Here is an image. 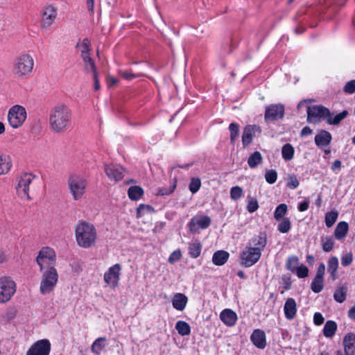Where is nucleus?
<instances>
[{
    "label": "nucleus",
    "instance_id": "obj_1",
    "mask_svg": "<svg viewBox=\"0 0 355 355\" xmlns=\"http://www.w3.org/2000/svg\"><path fill=\"white\" fill-rule=\"evenodd\" d=\"M36 261L42 272L40 290L42 294L45 295L54 289L58 279V274L55 268V252L50 248H43L40 251Z\"/></svg>",
    "mask_w": 355,
    "mask_h": 355
},
{
    "label": "nucleus",
    "instance_id": "obj_2",
    "mask_svg": "<svg viewBox=\"0 0 355 355\" xmlns=\"http://www.w3.org/2000/svg\"><path fill=\"white\" fill-rule=\"evenodd\" d=\"M266 243L267 237L265 232H261L250 240L241 253V264L248 268L255 264L259 260Z\"/></svg>",
    "mask_w": 355,
    "mask_h": 355
},
{
    "label": "nucleus",
    "instance_id": "obj_3",
    "mask_svg": "<svg viewBox=\"0 0 355 355\" xmlns=\"http://www.w3.org/2000/svg\"><path fill=\"white\" fill-rule=\"evenodd\" d=\"M71 112L70 109L64 104L54 106L49 113V125L55 133L65 132L71 123Z\"/></svg>",
    "mask_w": 355,
    "mask_h": 355
},
{
    "label": "nucleus",
    "instance_id": "obj_4",
    "mask_svg": "<svg viewBox=\"0 0 355 355\" xmlns=\"http://www.w3.org/2000/svg\"><path fill=\"white\" fill-rule=\"evenodd\" d=\"M78 245L83 248H89L95 245L97 232L94 225L86 221H80L75 228Z\"/></svg>",
    "mask_w": 355,
    "mask_h": 355
},
{
    "label": "nucleus",
    "instance_id": "obj_5",
    "mask_svg": "<svg viewBox=\"0 0 355 355\" xmlns=\"http://www.w3.org/2000/svg\"><path fill=\"white\" fill-rule=\"evenodd\" d=\"M35 62L33 56L23 53L15 58L12 72L15 78L19 80L28 78L33 72Z\"/></svg>",
    "mask_w": 355,
    "mask_h": 355
},
{
    "label": "nucleus",
    "instance_id": "obj_6",
    "mask_svg": "<svg viewBox=\"0 0 355 355\" xmlns=\"http://www.w3.org/2000/svg\"><path fill=\"white\" fill-rule=\"evenodd\" d=\"M35 176L32 173H24L16 179L15 189L17 195L22 200H31L30 191L35 184Z\"/></svg>",
    "mask_w": 355,
    "mask_h": 355
},
{
    "label": "nucleus",
    "instance_id": "obj_7",
    "mask_svg": "<svg viewBox=\"0 0 355 355\" xmlns=\"http://www.w3.org/2000/svg\"><path fill=\"white\" fill-rule=\"evenodd\" d=\"M67 186L73 200H79L86 191L87 181L81 175L72 174L68 178Z\"/></svg>",
    "mask_w": 355,
    "mask_h": 355
},
{
    "label": "nucleus",
    "instance_id": "obj_8",
    "mask_svg": "<svg viewBox=\"0 0 355 355\" xmlns=\"http://www.w3.org/2000/svg\"><path fill=\"white\" fill-rule=\"evenodd\" d=\"M26 118V112L24 107L15 105L12 107L8 114V119L10 125L17 128L22 125Z\"/></svg>",
    "mask_w": 355,
    "mask_h": 355
},
{
    "label": "nucleus",
    "instance_id": "obj_9",
    "mask_svg": "<svg viewBox=\"0 0 355 355\" xmlns=\"http://www.w3.org/2000/svg\"><path fill=\"white\" fill-rule=\"evenodd\" d=\"M16 291V285L9 277L0 278V302L5 303L10 300Z\"/></svg>",
    "mask_w": 355,
    "mask_h": 355
},
{
    "label": "nucleus",
    "instance_id": "obj_10",
    "mask_svg": "<svg viewBox=\"0 0 355 355\" xmlns=\"http://www.w3.org/2000/svg\"><path fill=\"white\" fill-rule=\"evenodd\" d=\"M330 116V110L322 105L309 106L307 107V121L309 123H316L322 119L327 120Z\"/></svg>",
    "mask_w": 355,
    "mask_h": 355
},
{
    "label": "nucleus",
    "instance_id": "obj_11",
    "mask_svg": "<svg viewBox=\"0 0 355 355\" xmlns=\"http://www.w3.org/2000/svg\"><path fill=\"white\" fill-rule=\"evenodd\" d=\"M284 115V106L282 104H273L268 106L265 112L266 121L281 119Z\"/></svg>",
    "mask_w": 355,
    "mask_h": 355
},
{
    "label": "nucleus",
    "instance_id": "obj_12",
    "mask_svg": "<svg viewBox=\"0 0 355 355\" xmlns=\"http://www.w3.org/2000/svg\"><path fill=\"white\" fill-rule=\"evenodd\" d=\"M50 350L49 340L43 339L34 343L27 352L26 355H49Z\"/></svg>",
    "mask_w": 355,
    "mask_h": 355
},
{
    "label": "nucleus",
    "instance_id": "obj_13",
    "mask_svg": "<svg viewBox=\"0 0 355 355\" xmlns=\"http://www.w3.org/2000/svg\"><path fill=\"white\" fill-rule=\"evenodd\" d=\"M42 15L41 26L48 28L53 24L57 16V10L52 5H46Z\"/></svg>",
    "mask_w": 355,
    "mask_h": 355
},
{
    "label": "nucleus",
    "instance_id": "obj_14",
    "mask_svg": "<svg viewBox=\"0 0 355 355\" xmlns=\"http://www.w3.org/2000/svg\"><path fill=\"white\" fill-rule=\"evenodd\" d=\"M104 170L110 180L117 182L122 180L124 176L125 168L120 165L105 164Z\"/></svg>",
    "mask_w": 355,
    "mask_h": 355
},
{
    "label": "nucleus",
    "instance_id": "obj_15",
    "mask_svg": "<svg viewBox=\"0 0 355 355\" xmlns=\"http://www.w3.org/2000/svg\"><path fill=\"white\" fill-rule=\"evenodd\" d=\"M121 266L116 263L110 267L107 272L104 275V281L107 284L115 287L118 284L119 280L120 271Z\"/></svg>",
    "mask_w": 355,
    "mask_h": 355
},
{
    "label": "nucleus",
    "instance_id": "obj_16",
    "mask_svg": "<svg viewBox=\"0 0 355 355\" xmlns=\"http://www.w3.org/2000/svg\"><path fill=\"white\" fill-rule=\"evenodd\" d=\"M211 224V218L209 216H197L191 218L189 223V229L191 232H196L199 228L206 229Z\"/></svg>",
    "mask_w": 355,
    "mask_h": 355
},
{
    "label": "nucleus",
    "instance_id": "obj_17",
    "mask_svg": "<svg viewBox=\"0 0 355 355\" xmlns=\"http://www.w3.org/2000/svg\"><path fill=\"white\" fill-rule=\"evenodd\" d=\"M344 355H355V334L349 333L343 339Z\"/></svg>",
    "mask_w": 355,
    "mask_h": 355
},
{
    "label": "nucleus",
    "instance_id": "obj_18",
    "mask_svg": "<svg viewBox=\"0 0 355 355\" xmlns=\"http://www.w3.org/2000/svg\"><path fill=\"white\" fill-rule=\"evenodd\" d=\"M284 311L286 319L293 320L297 313V304L293 298L289 297L286 300Z\"/></svg>",
    "mask_w": 355,
    "mask_h": 355
},
{
    "label": "nucleus",
    "instance_id": "obj_19",
    "mask_svg": "<svg viewBox=\"0 0 355 355\" xmlns=\"http://www.w3.org/2000/svg\"><path fill=\"white\" fill-rule=\"evenodd\" d=\"M250 339L258 348L263 349L266 345L265 333L260 329L254 330L250 336Z\"/></svg>",
    "mask_w": 355,
    "mask_h": 355
},
{
    "label": "nucleus",
    "instance_id": "obj_20",
    "mask_svg": "<svg viewBox=\"0 0 355 355\" xmlns=\"http://www.w3.org/2000/svg\"><path fill=\"white\" fill-rule=\"evenodd\" d=\"M331 139V135L328 131L321 130L315 137V143L318 146H326L330 144Z\"/></svg>",
    "mask_w": 355,
    "mask_h": 355
},
{
    "label": "nucleus",
    "instance_id": "obj_21",
    "mask_svg": "<svg viewBox=\"0 0 355 355\" xmlns=\"http://www.w3.org/2000/svg\"><path fill=\"white\" fill-rule=\"evenodd\" d=\"M257 130L260 131V128L257 125H248L244 128L242 135V142L244 146L252 142V137Z\"/></svg>",
    "mask_w": 355,
    "mask_h": 355
},
{
    "label": "nucleus",
    "instance_id": "obj_22",
    "mask_svg": "<svg viewBox=\"0 0 355 355\" xmlns=\"http://www.w3.org/2000/svg\"><path fill=\"white\" fill-rule=\"evenodd\" d=\"M220 318L225 324L232 327L236 323L237 315L231 309H225L220 313Z\"/></svg>",
    "mask_w": 355,
    "mask_h": 355
},
{
    "label": "nucleus",
    "instance_id": "obj_23",
    "mask_svg": "<svg viewBox=\"0 0 355 355\" xmlns=\"http://www.w3.org/2000/svg\"><path fill=\"white\" fill-rule=\"evenodd\" d=\"M188 302L187 297L182 293H176L174 295L172 300V304L173 307L178 311H183Z\"/></svg>",
    "mask_w": 355,
    "mask_h": 355
},
{
    "label": "nucleus",
    "instance_id": "obj_24",
    "mask_svg": "<svg viewBox=\"0 0 355 355\" xmlns=\"http://www.w3.org/2000/svg\"><path fill=\"white\" fill-rule=\"evenodd\" d=\"M338 267V259L336 257H331L327 261V271L333 281L338 278L336 271Z\"/></svg>",
    "mask_w": 355,
    "mask_h": 355
},
{
    "label": "nucleus",
    "instance_id": "obj_25",
    "mask_svg": "<svg viewBox=\"0 0 355 355\" xmlns=\"http://www.w3.org/2000/svg\"><path fill=\"white\" fill-rule=\"evenodd\" d=\"M229 253L224 250L216 251L212 257V261L216 266H222L226 263L229 258Z\"/></svg>",
    "mask_w": 355,
    "mask_h": 355
},
{
    "label": "nucleus",
    "instance_id": "obj_26",
    "mask_svg": "<svg viewBox=\"0 0 355 355\" xmlns=\"http://www.w3.org/2000/svg\"><path fill=\"white\" fill-rule=\"evenodd\" d=\"M11 167V159L9 155H0V175L8 173Z\"/></svg>",
    "mask_w": 355,
    "mask_h": 355
},
{
    "label": "nucleus",
    "instance_id": "obj_27",
    "mask_svg": "<svg viewBox=\"0 0 355 355\" xmlns=\"http://www.w3.org/2000/svg\"><path fill=\"white\" fill-rule=\"evenodd\" d=\"M348 229L349 226L347 223L345 221L338 223L334 231V236L336 239L338 240H340L345 238L347 233Z\"/></svg>",
    "mask_w": 355,
    "mask_h": 355
},
{
    "label": "nucleus",
    "instance_id": "obj_28",
    "mask_svg": "<svg viewBox=\"0 0 355 355\" xmlns=\"http://www.w3.org/2000/svg\"><path fill=\"white\" fill-rule=\"evenodd\" d=\"M337 329V324L333 320L326 322L323 328V334L326 338H331Z\"/></svg>",
    "mask_w": 355,
    "mask_h": 355
},
{
    "label": "nucleus",
    "instance_id": "obj_29",
    "mask_svg": "<svg viewBox=\"0 0 355 355\" xmlns=\"http://www.w3.org/2000/svg\"><path fill=\"white\" fill-rule=\"evenodd\" d=\"M83 62H84V67L85 71L89 72H92L93 74H95V72L96 71V67L94 63V61L92 58L90 57V55H83V56H81Z\"/></svg>",
    "mask_w": 355,
    "mask_h": 355
},
{
    "label": "nucleus",
    "instance_id": "obj_30",
    "mask_svg": "<svg viewBox=\"0 0 355 355\" xmlns=\"http://www.w3.org/2000/svg\"><path fill=\"white\" fill-rule=\"evenodd\" d=\"M347 288L345 286L338 287L334 294V299L339 302L343 303L347 297Z\"/></svg>",
    "mask_w": 355,
    "mask_h": 355
},
{
    "label": "nucleus",
    "instance_id": "obj_31",
    "mask_svg": "<svg viewBox=\"0 0 355 355\" xmlns=\"http://www.w3.org/2000/svg\"><path fill=\"white\" fill-rule=\"evenodd\" d=\"M347 115V110H343L342 112L336 114L334 117H332L331 113L330 112V116L327 118V122L329 125H338Z\"/></svg>",
    "mask_w": 355,
    "mask_h": 355
},
{
    "label": "nucleus",
    "instance_id": "obj_32",
    "mask_svg": "<svg viewBox=\"0 0 355 355\" xmlns=\"http://www.w3.org/2000/svg\"><path fill=\"white\" fill-rule=\"evenodd\" d=\"M144 193L143 189L139 186H132L128 189V194L132 200H139Z\"/></svg>",
    "mask_w": 355,
    "mask_h": 355
},
{
    "label": "nucleus",
    "instance_id": "obj_33",
    "mask_svg": "<svg viewBox=\"0 0 355 355\" xmlns=\"http://www.w3.org/2000/svg\"><path fill=\"white\" fill-rule=\"evenodd\" d=\"M262 162V156L259 151L253 153L248 159V164L252 168L257 167Z\"/></svg>",
    "mask_w": 355,
    "mask_h": 355
},
{
    "label": "nucleus",
    "instance_id": "obj_34",
    "mask_svg": "<svg viewBox=\"0 0 355 355\" xmlns=\"http://www.w3.org/2000/svg\"><path fill=\"white\" fill-rule=\"evenodd\" d=\"M201 244L199 241H195L191 243L189 245V252L193 258H197L200 256L201 252Z\"/></svg>",
    "mask_w": 355,
    "mask_h": 355
},
{
    "label": "nucleus",
    "instance_id": "obj_35",
    "mask_svg": "<svg viewBox=\"0 0 355 355\" xmlns=\"http://www.w3.org/2000/svg\"><path fill=\"white\" fill-rule=\"evenodd\" d=\"M175 329L181 336H187L191 332L190 326L184 321L177 322Z\"/></svg>",
    "mask_w": 355,
    "mask_h": 355
},
{
    "label": "nucleus",
    "instance_id": "obj_36",
    "mask_svg": "<svg viewBox=\"0 0 355 355\" xmlns=\"http://www.w3.org/2000/svg\"><path fill=\"white\" fill-rule=\"evenodd\" d=\"M105 338H97L92 344L91 350L93 353L99 355L101 352L103 350V349L105 347Z\"/></svg>",
    "mask_w": 355,
    "mask_h": 355
},
{
    "label": "nucleus",
    "instance_id": "obj_37",
    "mask_svg": "<svg viewBox=\"0 0 355 355\" xmlns=\"http://www.w3.org/2000/svg\"><path fill=\"white\" fill-rule=\"evenodd\" d=\"M282 157L286 161H289L293 159L294 155V148L290 144H286L283 146L282 149Z\"/></svg>",
    "mask_w": 355,
    "mask_h": 355
},
{
    "label": "nucleus",
    "instance_id": "obj_38",
    "mask_svg": "<svg viewBox=\"0 0 355 355\" xmlns=\"http://www.w3.org/2000/svg\"><path fill=\"white\" fill-rule=\"evenodd\" d=\"M323 281L324 279L315 277L314 279L311 283V290L315 293H320L323 289L324 287Z\"/></svg>",
    "mask_w": 355,
    "mask_h": 355
},
{
    "label": "nucleus",
    "instance_id": "obj_39",
    "mask_svg": "<svg viewBox=\"0 0 355 355\" xmlns=\"http://www.w3.org/2000/svg\"><path fill=\"white\" fill-rule=\"evenodd\" d=\"M321 242L322 250L324 252H330L332 250L334 245V241L331 237H322Z\"/></svg>",
    "mask_w": 355,
    "mask_h": 355
},
{
    "label": "nucleus",
    "instance_id": "obj_40",
    "mask_svg": "<svg viewBox=\"0 0 355 355\" xmlns=\"http://www.w3.org/2000/svg\"><path fill=\"white\" fill-rule=\"evenodd\" d=\"M229 130L230 131V141L234 144L239 135V125L237 123H232L229 126Z\"/></svg>",
    "mask_w": 355,
    "mask_h": 355
},
{
    "label": "nucleus",
    "instance_id": "obj_41",
    "mask_svg": "<svg viewBox=\"0 0 355 355\" xmlns=\"http://www.w3.org/2000/svg\"><path fill=\"white\" fill-rule=\"evenodd\" d=\"M287 211V205L286 204L279 205L274 213V218L275 220H279L286 214Z\"/></svg>",
    "mask_w": 355,
    "mask_h": 355
},
{
    "label": "nucleus",
    "instance_id": "obj_42",
    "mask_svg": "<svg viewBox=\"0 0 355 355\" xmlns=\"http://www.w3.org/2000/svg\"><path fill=\"white\" fill-rule=\"evenodd\" d=\"M338 213L336 211H330L326 214L325 223L328 227H331L336 221Z\"/></svg>",
    "mask_w": 355,
    "mask_h": 355
},
{
    "label": "nucleus",
    "instance_id": "obj_43",
    "mask_svg": "<svg viewBox=\"0 0 355 355\" xmlns=\"http://www.w3.org/2000/svg\"><path fill=\"white\" fill-rule=\"evenodd\" d=\"M243 196V189L239 186L233 187L230 190V197L233 200H237Z\"/></svg>",
    "mask_w": 355,
    "mask_h": 355
},
{
    "label": "nucleus",
    "instance_id": "obj_44",
    "mask_svg": "<svg viewBox=\"0 0 355 355\" xmlns=\"http://www.w3.org/2000/svg\"><path fill=\"white\" fill-rule=\"evenodd\" d=\"M259 208L258 202L255 198L248 197L247 209L250 213H253Z\"/></svg>",
    "mask_w": 355,
    "mask_h": 355
},
{
    "label": "nucleus",
    "instance_id": "obj_45",
    "mask_svg": "<svg viewBox=\"0 0 355 355\" xmlns=\"http://www.w3.org/2000/svg\"><path fill=\"white\" fill-rule=\"evenodd\" d=\"M291 221L288 218H284L283 220L278 225V230L282 233H286L291 229Z\"/></svg>",
    "mask_w": 355,
    "mask_h": 355
},
{
    "label": "nucleus",
    "instance_id": "obj_46",
    "mask_svg": "<svg viewBox=\"0 0 355 355\" xmlns=\"http://www.w3.org/2000/svg\"><path fill=\"white\" fill-rule=\"evenodd\" d=\"M265 178L268 183L273 184L277 178V173L275 170L271 169L266 172Z\"/></svg>",
    "mask_w": 355,
    "mask_h": 355
},
{
    "label": "nucleus",
    "instance_id": "obj_47",
    "mask_svg": "<svg viewBox=\"0 0 355 355\" xmlns=\"http://www.w3.org/2000/svg\"><path fill=\"white\" fill-rule=\"evenodd\" d=\"M201 186V182L199 178H192L189 184V190L191 193L197 192Z\"/></svg>",
    "mask_w": 355,
    "mask_h": 355
},
{
    "label": "nucleus",
    "instance_id": "obj_48",
    "mask_svg": "<svg viewBox=\"0 0 355 355\" xmlns=\"http://www.w3.org/2000/svg\"><path fill=\"white\" fill-rule=\"evenodd\" d=\"M81 47V56L83 55H89L90 51V41L87 38H85L80 44Z\"/></svg>",
    "mask_w": 355,
    "mask_h": 355
},
{
    "label": "nucleus",
    "instance_id": "obj_49",
    "mask_svg": "<svg viewBox=\"0 0 355 355\" xmlns=\"http://www.w3.org/2000/svg\"><path fill=\"white\" fill-rule=\"evenodd\" d=\"M299 181L296 176L294 175H290L288 176V181L287 182V187L291 189H295L299 186Z\"/></svg>",
    "mask_w": 355,
    "mask_h": 355
},
{
    "label": "nucleus",
    "instance_id": "obj_50",
    "mask_svg": "<svg viewBox=\"0 0 355 355\" xmlns=\"http://www.w3.org/2000/svg\"><path fill=\"white\" fill-rule=\"evenodd\" d=\"M353 261V255L351 252L347 253L341 258V263L343 266H349Z\"/></svg>",
    "mask_w": 355,
    "mask_h": 355
},
{
    "label": "nucleus",
    "instance_id": "obj_51",
    "mask_svg": "<svg viewBox=\"0 0 355 355\" xmlns=\"http://www.w3.org/2000/svg\"><path fill=\"white\" fill-rule=\"evenodd\" d=\"M153 210V208L151 206L141 204L137 208V216L138 218H140V217H141L144 211H151Z\"/></svg>",
    "mask_w": 355,
    "mask_h": 355
},
{
    "label": "nucleus",
    "instance_id": "obj_52",
    "mask_svg": "<svg viewBox=\"0 0 355 355\" xmlns=\"http://www.w3.org/2000/svg\"><path fill=\"white\" fill-rule=\"evenodd\" d=\"M298 264V259L296 257H291L288 259L286 266L287 268L293 270Z\"/></svg>",
    "mask_w": 355,
    "mask_h": 355
},
{
    "label": "nucleus",
    "instance_id": "obj_53",
    "mask_svg": "<svg viewBox=\"0 0 355 355\" xmlns=\"http://www.w3.org/2000/svg\"><path fill=\"white\" fill-rule=\"evenodd\" d=\"M309 269L305 266H301L297 268V275L300 278H304L308 276Z\"/></svg>",
    "mask_w": 355,
    "mask_h": 355
},
{
    "label": "nucleus",
    "instance_id": "obj_54",
    "mask_svg": "<svg viewBox=\"0 0 355 355\" xmlns=\"http://www.w3.org/2000/svg\"><path fill=\"white\" fill-rule=\"evenodd\" d=\"M344 91L349 94H352L355 92V80L347 82L344 87Z\"/></svg>",
    "mask_w": 355,
    "mask_h": 355
},
{
    "label": "nucleus",
    "instance_id": "obj_55",
    "mask_svg": "<svg viewBox=\"0 0 355 355\" xmlns=\"http://www.w3.org/2000/svg\"><path fill=\"white\" fill-rule=\"evenodd\" d=\"M181 258V252L180 250H175L171 253L168 258V262L171 263H174L175 262L180 260Z\"/></svg>",
    "mask_w": 355,
    "mask_h": 355
},
{
    "label": "nucleus",
    "instance_id": "obj_56",
    "mask_svg": "<svg viewBox=\"0 0 355 355\" xmlns=\"http://www.w3.org/2000/svg\"><path fill=\"white\" fill-rule=\"evenodd\" d=\"M176 180L175 179L173 184L170 187V189H166L165 188H162L159 190L158 194L160 196L168 195L173 192L176 187Z\"/></svg>",
    "mask_w": 355,
    "mask_h": 355
},
{
    "label": "nucleus",
    "instance_id": "obj_57",
    "mask_svg": "<svg viewBox=\"0 0 355 355\" xmlns=\"http://www.w3.org/2000/svg\"><path fill=\"white\" fill-rule=\"evenodd\" d=\"M119 73L121 75V76L123 77L124 79L129 80L133 79L134 78L139 76V75H136L133 73L126 71L120 70Z\"/></svg>",
    "mask_w": 355,
    "mask_h": 355
},
{
    "label": "nucleus",
    "instance_id": "obj_58",
    "mask_svg": "<svg viewBox=\"0 0 355 355\" xmlns=\"http://www.w3.org/2000/svg\"><path fill=\"white\" fill-rule=\"evenodd\" d=\"M324 272H325V266L323 263H320L318 268L315 277L323 279Z\"/></svg>",
    "mask_w": 355,
    "mask_h": 355
},
{
    "label": "nucleus",
    "instance_id": "obj_59",
    "mask_svg": "<svg viewBox=\"0 0 355 355\" xmlns=\"http://www.w3.org/2000/svg\"><path fill=\"white\" fill-rule=\"evenodd\" d=\"M324 318L320 313H315L313 316V322L316 325H320L324 322Z\"/></svg>",
    "mask_w": 355,
    "mask_h": 355
},
{
    "label": "nucleus",
    "instance_id": "obj_60",
    "mask_svg": "<svg viewBox=\"0 0 355 355\" xmlns=\"http://www.w3.org/2000/svg\"><path fill=\"white\" fill-rule=\"evenodd\" d=\"M93 79L94 81V87L95 90H98L100 89V83L98 78V73L95 72V74H93Z\"/></svg>",
    "mask_w": 355,
    "mask_h": 355
},
{
    "label": "nucleus",
    "instance_id": "obj_61",
    "mask_svg": "<svg viewBox=\"0 0 355 355\" xmlns=\"http://www.w3.org/2000/svg\"><path fill=\"white\" fill-rule=\"evenodd\" d=\"M309 202L308 201H303L300 203L298 206V209L300 211H304L308 209L309 208Z\"/></svg>",
    "mask_w": 355,
    "mask_h": 355
},
{
    "label": "nucleus",
    "instance_id": "obj_62",
    "mask_svg": "<svg viewBox=\"0 0 355 355\" xmlns=\"http://www.w3.org/2000/svg\"><path fill=\"white\" fill-rule=\"evenodd\" d=\"M87 5L88 11L91 13V15H93L94 8V0H87Z\"/></svg>",
    "mask_w": 355,
    "mask_h": 355
},
{
    "label": "nucleus",
    "instance_id": "obj_63",
    "mask_svg": "<svg viewBox=\"0 0 355 355\" xmlns=\"http://www.w3.org/2000/svg\"><path fill=\"white\" fill-rule=\"evenodd\" d=\"M312 132H313L312 130L309 127L306 126L302 128V130L301 131V136L304 137V136L311 135V134H312Z\"/></svg>",
    "mask_w": 355,
    "mask_h": 355
},
{
    "label": "nucleus",
    "instance_id": "obj_64",
    "mask_svg": "<svg viewBox=\"0 0 355 355\" xmlns=\"http://www.w3.org/2000/svg\"><path fill=\"white\" fill-rule=\"evenodd\" d=\"M347 315L351 320H355V305L349 309Z\"/></svg>",
    "mask_w": 355,
    "mask_h": 355
}]
</instances>
